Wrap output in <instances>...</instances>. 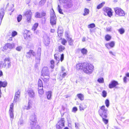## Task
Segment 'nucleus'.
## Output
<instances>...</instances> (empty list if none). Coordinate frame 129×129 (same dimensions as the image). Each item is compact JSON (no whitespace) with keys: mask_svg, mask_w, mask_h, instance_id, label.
<instances>
[{"mask_svg":"<svg viewBox=\"0 0 129 129\" xmlns=\"http://www.w3.org/2000/svg\"><path fill=\"white\" fill-rule=\"evenodd\" d=\"M22 46H18L16 48V50L18 51H20L22 49Z\"/></svg>","mask_w":129,"mask_h":129,"instance_id":"nucleus-46","label":"nucleus"},{"mask_svg":"<svg viewBox=\"0 0 129 129\" xmlns=\"http://www.w3.org/2000/svg\"><path fill=\"white\" fill-rule=\"evenodd\" d=\"M105 4V2H103L98 5L97 7V8L99 9L101 8Z\"/></svg>","mask_w":129,"mask_h":129,"instance_id":"nucleus-40","label":"nucleus"},{"mask_svg":"<svg viewBox=\"0 0 129 129\" xmlns=\"http://www.w3.org/2000/svg\"><path fill=\"white\" fill-rule=\"evenodd\" d=\"M107 30L108 31H110L112 30V27L110 26L107 28Z\"/></svg>","mask_w":129,"mask_h":129,"instance_id":"nucleus-57","label":"nucleus"},{"mask_svg":"<svg viewBox=\"0 0 129 129\" xmlns=\"http://www.w3.org/2000/svg\"><path fill=\"white\" fill-rule=\"evenodd\" d=\"M84 63H79L77 64L76 66V69L77 70H82L83 71L84 67Z\"/></svg>","mask_w":129,"mask_h":129,"instance_id":"nucleus-19","label":"nucleus"},{"mask_svg":"<svg viewBox=\"0 0 129 129\" xmlns=\"http://www.w3.org/2000/svg\"><path fill=\"white\" fill-rule=\"evenodd\" d=\"M114 9L116 15L119 16H123L125 15L124 11L120 8L116 7L114 8Z\"/></svg>","mask_w":129,"mask_h":129,"instance_id":"nucleus-3","label":"nucleus"},{"mask_svg":"<svg viewBox=\"0 0 129 129\" xmlns=\"http://www.w3.org/2000/svg\"><path fill=\"white\" fill-rule=\"evenodd\" d=\"M31 55L35 56L36 55V53L33 50H30L26 53V56L27 58H29L31 57Z\"/></svg>","mask_w":129,"mask_h":129,"instance_id":"nucleus-20","label":"nucleus"},{"mask_svg":"<svg viewBox=\"0 0 129 129\" xmlns=\"http://www.w3.org/2000/svg\"><path fill=\"white\" fill-rule=\"evenodd\" d=\"M64 3V7L66 8H69L72 7L73 6L72 2L71 0H59Z\"/></svg>","mask_w":129,"mask_h":129,"instance_id":"nucleus-4","label":"nucleus"},{"mask_svg":"<svg viewBox=\"0 0 129 129\" xmlns=\"http://www.w3.org/2000/svg\"><path fill=\"white\" fill-rule=\"evenodd\" d=\"M43 77L42 79L43 81L45 82H48L49 78V76H46Z\"/></svg>","mask_w":129,"mask_h":129,"instance_id":"nucleus-29","label":"nucleus"},{"mask_svg":"<svg viewBox=\"0 0 129 129\" xmlns=\"http://www.w3.org/2000/svg\"><path fill=\"white\" fill-rule=\"evenodd\" d=\"M50 63L51 64V65L50 66V67L52 69H53L54 68V61L52 60H51L50 61Z\"/></svg>","mask_w":129,"mask_h":129,"instance_id":"nucleus-50","label":"nucleus"},{"mask_svg":"<svg viewBox=\"0 0 129 129\" xmlns=\"http://www.w3.org/2000/svg\"><path fill=\"white\" fill-rule=\"evenodd\" d=\"M7 84V83L6 81H4L2 82L1 81H0V93H1V88L2 87H6Z\"/></svg>","mask_w":129,"mask_h":129,"instance_id":"nucleus-23","label":"nucleus"},{"mask_svg":"<svg viewBox=\"0 0 129 129\" xmlns=\"http://www.w3.org/2000/svg\"><path fill=\"white\" fill-rule=\"evenodd\" d=\"M38 87L42 88L43 83L42 81L40 79H39L38 82Z\"/></svg>","mask_w":129,"mask_h":129,"instance_id":"nucleus-28","label":"nucleus"},{"mask_svg":"<svg viewBox=\"0 0 129 129\" xmlns=\"http://www.w3.org/2000/svg\"><path fill=\"white\" fill-rule=\"evenodd\" d=\"M47 98L48 100H50L51 99L52 92L51 91H49L46 92Z\"/></svg>","mask_w":129,"mask_h":129,"instance_id":"nucleus-25","label":"nucleus"},{"mask_svg":"<svg viewBox=\"0 0 129 129\" xmlns=\"http://www.w3.org/2000/svg\"><path fill=\"white\" fill-rule=\"evenodd\" d=\"M15 44L14 43H7L3 47V49L5 50H6L8 49L11 50L15 48Z\"/></svg>","mask_w":129,"mask_h":129,"instance_id":"nucleus-8","label":"nucleus"},{"mask_svg":"<svg viewBox=\"0 0 129 129\" xmlns=\"http://www.w3.org/2000/svg\"><path fill=\"white\" fill-rule=\"evenodd\" d=\"M64 55L62 54L61 55L59 54H54V56L55 59L58 61L59 62L60 60L62 61L63 60L64 58Z\"/></svg>","mask_w":129,"mask_h":129,"instance_id":"nucleus-9","label":"nucleus"},{"mask_svg":"<svg viewBox=\"0 0 129 129\" xmlns=\"http://www.w3.org/2000/svg\"><path fill=\"white\" fill-rule=\"evenodd\" d=\"M24 14L27 18V21L28 22H30L31 21L32 13L30 10H28L24 13Z\"/></svg>","mask_w":129,"mask_h":129,"instance_id":"nucleus-7","label":"nucleus"},{"mask_svg":"<svg viewBox=\"0 0 129 129\" xmlns=\"http://www.w3.org/2000/svg\"><path fill=\"white\" fill-rule=\"evenodd\" d=\"M94 67L90 63H85L83 71L87 74H90L93 71Z\"/></svg>","mask_w":129,"mask_h":129,"instance_id":"nucleus-2","label":"nucleus"},{"mask_svg":"<svg viewBox=\"0 0 129 129\" xmlns=\"http://www.w3.org/2000/svg\"><path fill=\"white\" fill-rule=\"evenodd\" d=\"M98 81L99 83H102L104 82V79L103 78H100L98 79Z\"/></svg>","mask_w":129,"mask_h":129,"instance_id":"nucleus-44","label":"nucleus"},{"mask_svg":"<svg viewBox=\"0 0 129 129\" xmlns=\"http://www.w3.org/2000/svg\"><path fill=\"white\" fill-rule=\"evenodd\" d=\"M28 95L31 98H34L35 97V92L34 90L32 88H29L27 90Z\"/></svg>","mask_w":129,"mask_h":129,"instance_id":"nucleus-12","label":"nucleus"},{"mask_svg":"<svg viewBox=\"0 0 129 129\" xmlns=\"http://www.w3.org/2000/svg\"><path fill=\"white\" fill-rule=\"evenodd\" d=\"M23 120H20L18 122V124H21L23 123Z\"/></svg>","mask_w":129,"mask_h":129,"instance_id":"nucleus-64","label":"nucleus"},{"mask_svg":"<svg viewBox=\"0 0 129 129\" xmlns=\"http://www.w3.org/2000/svg\"><path fill=\"white\" fill-rule=\"evenodd\" d=\"M64 121L63 119H62L59 121L58 123V124L56 125L57 129H61L62 127L64 126Z\"/></svg>","mask_w":129,"mask_h":129,"instance_id":"nucleus-16","label":"nucleus"},{"mask_svg":"<svg viewBox=\"0 0 129 129\" xmlns=\"http://www.w3.org/2000/svg\"><path fill=\"white\" fill-rule=\"evenodd\" d=\"M31 103L29 101L28 103L27 106L25 107V109L27 110L30 109L31 107Z\"/></svg>","mask_w":129,"mask_h":129,"instance_id":"nucleus-27","label":"nucleus"},{"mask_svg":"<svg viewBox=\"0 0 129 129\" xmlns=\"http://www.w3.org/2000/svg\"><path fill=\"white\" fill-rule=\"evenodd\" d=\"M79 108L80 110H84V108H83L82 106L81 105H80L79 106Z\"/></svg>","mask_w":129,"mask_h":129,"instance_id":"nucleus-58","label":"nucleus"},{"mask_svg":"<svg viewBox=\"0 0 129 129\" xmlns=\"http://www.w3.org/2000/svg\"><path fill=\"white\" fill-rule=\"evenodd\" d=\"M105 38L106 40L107 41H108L111 39V37L109 35H107L106 36Z\"/></svg>","mask_w":129,"mask_h":129,"instance_id":"nucleus-41","label":"nucleus"},{"mask_svg":"<svg viewBox=\"0 0 129 129\" xmlns=\"http://www.w3.org/2000/svg\"><path fill=\"white\" fill-rule=\"evenodd\" d=\"M34 31V33L36 35H39V30H33Z\"/></svg>","mask_w":129,"mask_h":129,"instance_id":"nucleus-56","label":"nucleus"},{"mask_svg":"<svg viewBox=\"0 0 129 129\" xmlns=\"http://www.w3.org/2000/svg\"><path fill=\"white\" fill-rule=\"evenodd\" d=\"M17 32L15 31H13L12 33V37H14L15 36L17 35Z\"/></svg>","mask_w":129,"mask_h":129,"instance_id":"nucleus-53","label":"nucleus"},{"mask_svg":"<svg viewBox=\"0 0 129 129\" xmlns=\"http://www.w3.org/2000/svg\"><path fill=\"white\" fill-rule=\"evenodd\" d=\"M95 27V25L93 23L91 24L88 25V27L89 28H92Z\"/></svg>","mask_w":129,"mask_h":129,"instance_id":"nucleus-47","label":"nucleus"},{"mask_svg":"<svg viewBox=\"0 0 129 129\" xmlns=\"http://www.w3.org/2000/svg\"><path fill=\"white\" fill-rule=\"evenodd\" d=\"M107 109L105 108V106L104 105L100 107L98 111L100 115L102 118L103 121L105 124H107L108 121V119H106L107 117Z\"/></svg>","mask_w":129,"mask_h":129,"instance_id":"nucleus-1","label":"nucleus"},{"mask_svg":"<svg viewBox=\"0 0 129 129\" xmlns=\"http://www.w3.org/2000/svg\"><path fill=\"white\" fill-rule=\"evenodd\" d=\"M115 45V43L114 41H112L110 43H108L105 44L106 47L108 48H109V47L113 48L114 47Z\"/></svg>","mask_w":129,"mask_h":129,"instance_id":"nucleus-22","label":"nucleus"},{"mask_svg":"<svg viewBox=\"0 0 129 129\" xmlns=\"http://www.w3.org/2000/svg\"><path fill=\"white\" fill-rule=\"evenodd\" d=\"M30 125L31 126V125H34L36 124V118L35 115H33L31 116L30 117Z\"/></svg>","mask_w":129,"mask_h":129,"instance_id":"nucleus-13","label":"nucleus"},{"mask_svg":"<svg viewBox=\"0 0 129 129\" xmlns=\"http://www.w3.org/2000/svg\"><path fill=\"white\" fill-rule=\"evenodd\" d=\"M77 110V108L76 107H74L73 108L72 110V111L74 112H75Z\"/></svg>","mask_w":129,"mask_h":129,"instance_id":"nucleus-55","label":"nucleus"},{"mask_svg":"<svg viewBox=\"0 0 129 129\" xmlns=\"http://www.w3.org/2000/svg\"><path fill=\"white\" fill-rule=\"evenodd\" d=\"M58 48L59 51V52H61L64 50L65 47L63 46L62 45H60L59 47Z\"/></svg>","mask_w":129,"mask_h":129,"instance_id":"nucleus-42","label":"nucleus"},{"mask_svg":"<svg viewBox=\"0 0 129 129\" xmlns=\"http://www.w3.org/2000/svg\"><path fill=\"white\" fill-rule=\"evenodd\" d=\"M41 16H42V18L43 17L46 16V13L45 11H43L41 13Z\"/></svg>","mask_w":129,"mask_h":129,"instance_id":"nucleus-52","label":"nucleus"},{"mask_svg":"<svg viewBox=\"0 0 129 129\" xmlns=\"http://www.w3.org/2000/svg\"><path fill=\"white\" fill-rule=\"evenodd\" d=\"M4 13L3 12H0V25H1L2 20L4 17Z\"/></svg>","mask_w":129,"mask_h":129,"instance_id":"nucleus-31","label":"nucleus"},{"mask_svg":"<svg viewBox=\"0 0 129 129\" xmlns=\"http://www.w3.org/2000/svg\"><path fill=\"white\" fill-rule=\"evenodd\" d=\"M3 64V61H0V68L2 67H2Z\"/></svg>","mask_w":129,"mask_h":129,"instance_id":"nucleus-62","label":"nucleus"},{"mask_svg":"<svg viewBox=\"0 0 129 129\" xmlns=\"http://www.w3.org/2000/svg\"><path fill=\"white\" fill-rule=\"evenodd\" d=\"M14 106L13 104L12 103L10 105L9 110V113L10 117L12 118H13L14 117V114L13 113L14 112Z\"/></svg>","mask_w":129,"mask_h":129,"instance_id":"nucleus-15","label":"nucleus"},{"mask_svg":"<svg viewBox=\"0 0 129 129\" xmlns=\"http://www.w3.org/2000/svg\"><path fill=\"white\" fill-rule=\"evenodd\" d=\"M81 53L83 55H86L87 52V50L84 48H83L81 50Z\"/></svg>","mask_w":129,"mask_h":129,"instance_id":"nucleus-33","label":"nucleus"},{"mask_svg":"<svg viewBox=\"0 0 129 129\" xmlns=\"http://www.w3.org/2000/svg\"><path fill=\"white\" fill-rule=\"evenodd\" d=\"M109 53L111 55H113L114 56H115V53L111 51H109Z\"/></svg>","mask_w":129,"mask_h":129,"instance_id":"nucleus-59","label":"nucleus"},{"mask_svg":"<svg viewBox=\"0 0 129 129\" xmlns=\"http://www.w3.org/2000/svg\"><path fill=\"white\" fill-rule=\"evenodd\" d=\"M61 72H64V71H65V69L63 67H61Z\"/></svg>","mask_w":129,"mask_h":129,"instance_id":"nucleus-63","label":"nucleus"},{"mask_svg":"<svg viewBox=\"0 0 129 129\" xmlns=\"http://www.w3.org/2000/svg\"><path fill=\"white\" fill-rule=\"evenodd\" d=\"M46 0H42L39 3V5L40 6H42L44 5L46 2Z\"/></svg>","mask_w":129,"mask_h":129,"instance_id":"nucleus-38","label":"nucleus"},{"mask_svg":"<svg viewBox=\"0 0 129 129\" xmlns=\"http://www.w3.org/2000/svg\"><path fill=\"white\" fill-rule=\"evenodd\" d=\"M20 96V91L18 90L15 93L13 102L14 103H16L18 101Z\"/></svg>","mask_w":129,"mask_h":129,"instance_id":"nucleus-14","label":"nucleus"},{"mask_svg":"<svg viewBox=\"0 0 129 129\" xmlns=\"http://www.w3.org/2000/svg\"><path fill=\"white\" fill-rule=\"evenodd\" d=\"M78 98L81 101L84 100V95L81 93H79L77 95Z\"/></svg>","mask_w":129,"mask_h":129,"instance_id":"nucleus-24","label":"nucleus"},{"mask_svg":"<svg viewBox=\"0 0 129 129\" xmlns=\"http://www.w3.org/2000/svg\"><path fill=\"white\" fill-rule=\"evenodd\" d=\"M38 93L42 95L43 93V91L42 88L38 87Z\"/></svg>","mask_w":129,"mask_h":129,"instance_id":"nucleus-35","label":"nucleus"},{"mask_svg":"<svg viewBox=\"0 0 129 129\" xmlns=\"http://www.w3.org/2000/svg\"><path fill=\"white\" fill-rule=\"evenodd\" d=\"M22 16L21 15H20L18 16L17 17V19L18 22H20L21 21L22 19Z\"/></svg>","mask_w":129,"mask_h":129,"instance_id":"nucleus-48","label":"nucleus"},{"mask_svg":"<svg viewBox=\"0 0 129 129\" xmlns=\"http://www.w3.org/2000/svg\"><path fill=\"white\" fill-rule=\"evenodd\" d=\"M52 10L53 12H52L50 15V23L51 25L53 26L56 24V18L55 16V14L53 9Z\"/></svg>","mask_w":129,"mask_h":129,"instance_id":"nucleus-5","label":"nucleus"},{"mask_svg":"<svg viewBox=\"0 0 129 129\" xmlns=\"http://www.w3.org/2000/svg\"><path fill=\"white\" fill-rule=\"evenodd\" d=\"M67 42V41L64 39H63L62 40L61 43L63 45H65Z\"/></svg>","mask_w":129,"mask_h":129,"instance_id":"nucleus-54","label":"nucleus"},{"mask_svg":"<svg viewBox=\"0 0 129 129\" xmlns=\"http://www.w3.org/2000/svg\"><path fill=\"white\" fill-rule=\"evenodd\" d=\"M103 10L107 13V15L109 17H111L112 16V13L111 8L108 7H105L103 8Z\"/></svg>","mask_w":129,"mask_h":129,"instance_id":"nucleus-11","label":"nucleus"},{"mask_svg":"<svg viewBox=\"0 0 129 129\" xmlns=\"http://www.w3.org/2000/svg\"><path fill=\"white\" fill-rule=\"evenodd\" d=\"M58 9L59 12L61 14H63V13L62 12V10L60 8V6L59 5H58Z\"/></svg>","mask_w":129,"mask_h":129,"instance_id":"nucleus-49","label":"nucleus"},{"mask_svg":"<svg viewBox=\"0 0 129 129\" xmlns=\"http://www.w3.org/2000/svg\"><path fill=\"white\" fill-rule=\"evenodd\" d=\"M105 104L106 106L108 108L109 106V101L108 99H106L105 101Z\"/></svg>","mask_w":129,"mask_h":129,"instance_id":"nucleus-45","label":"nucleus"},{"mask_svg":"<svg viewBox=\"0 0 129 129\" xmlns=\"http://www.w3.org/2000/svg\"><path fill=\"white\" fill-rule=\"evenodd\" d=\"M58 36L59 37H60L62 35L63 33V31L61 30L58 29V31L57 32Z\"/></svg>","mask_w":129,"mask_h":129,"instance_id":"nucleus-39","label":"nucleus"},{"mask_svg":"<svg viewBox=\"0 0 129 129\" xmlns=\"http://www.w3.org/2000/svg\"><path fill=\"white\" fill-rule=\"evenodd\" d=\"M84 13L83 14V15L84 16L87 15L89 14V10L88 9L85 8L84 10Z\"/></svg>","mask_w":129,"mask_h":129,"instance_id":"nucleus-30","label":"nucleus"},{"mask_svg":"<svg viewBox=\"0 0 129 129\" xmlns=\"http://www.w3.org/2000/svg\"><path fill=\"white\" fill-rule=\"evenodd\" d=\"M127 78L126 77H125L123 78V82L124 83H126L127 82L126 81Z\"/></svg>","mask_w":129,"mask_h":129,"instance_id":"nucleus-60","label":"nucleus"},{"mask_svg":"<svg viewBox=\"0 0 129 129\" xmlns=\"http://www.w3.org/2000/svg\"><path fill=\"white\" fill-rule=\"evenodd\" d=\"M118 31L121 34H122L125 32V30L123 28H121L118 30Z\"/></svg>","mask_w":129,"mask_h":129,"instance_id":"nucleus-37","label":"nucleus"},{"mask_svg":"<svg viewBox=\"0 0 129 129\" xmlns=\"http://www.w3.org/2000/svg\"><path fill=\"white\" fill-rule=\"evenodd\" d=\"M35 17L36 18H41L42 16H41V14L38 12H37L35 14Z\"/></svg>","mask_w":129,"mask_h":129,"instance_id":"nucleus-43","label":"nucleus"},{"mask_svg":"<svg viewBox=\"0 0 129 129\" xmlns=\"http://www.w3.org/2000/svg\"><path fill=\"white\" fill-rule=\"evenodd\" d=\"M44 39V42L45 45L46 46H48L50 43L49 38L47 35H45L43 37Z\"/></svg>","mask_w":129,"mask_h":129,"instance_id":"nucleus-18","label":"nucleus"},{"mask_svg":"<svg viewBox=\"0 0 129 129\" xmlns=\"http://www.w3.org/2000/svg\"><path fill=\"white\" fill-rule=\"evenodd\" d=\"M25 31L26 32V33H27V34L26 35V37H27V36H28L30 38V36L28 34L29 33V31H28L27 30H26Z\"/></svg>","mask_w":129,"mask_h":129,"instance_id":"nucleus-61","label":"nucleus"},{"mask_svg":"<svg viewBox=\"0 0 129 129\" xmlns=\"http://www.w3.org/2000/svg\"><path fill=\"white\" fill-rule=\"evenodd\" d=\"M118 84V82L115 80H113L111 81V83L109 84V87L110 88H112L115 87Z\"/></svg>","mask_w":129,"mask_h":129,"instance_id":"nucleus-17","label":"nucleus"},{"mask_svg":"<svg viewBox=\"0 0 129 129\" xmlns=\"http://www.w3.org/2000/svg\"><path fill=\"white\" fill-rule=\"evenodd\" d=\"M68 39L67 40L69 44L70 45H71L73 44V41L71 39V38L67 37Z\"/></svg>","mask_w":129,"mask_h":129,"instance_id":"nucleus-32","label":"nucleus"},{"mask_svg":"<svg viewBox=\"0 0 129 129\" xmlns=\"http://www.w3.org/2000/svg\"><path fill=\"white\" fill-rule=\"evenodd\" d=\"M7 66V68H9L11 66V62L10 59L8 58H6L3 61L2 67L5 68Z\"/></svg>","mask_w":129,"mask_h":129,"instance_id":"nucleus-6","label":"nucleus"},{"mask_svg":"<svg viewBox=\"0 0 129 129\" xmlns=\"http://www.w3.org/2000/svg\"><path fill=\"white\" fill-rule=\"evenodd\" d=\"M40 56L41 53L39 52L38 53V56H37L36 58V61L37 63H39L40 62Z\"/></svg>","mask_w":129,"mask_h":129,"instance_id":"nucleus-26","label":"nucleus"},{"mask_svg":"<svg viewBox=\"0 0 129 129\" xmlns=\"http://www.w3.org/2000/svg\"><path fill=\"white\" fill-rule=\"evenodd\" d=\"M67 75V74L66 72H61L58 75V79L60 80H61L63 78H64Z\"/></svg>","mask_w":129,"mask_h":129,"instance_id":"nucleus-21","label":"nucleus"},{"mask_svg":"<svg viewBox=\"0 0 129 129\" xmlns=\"http://www.w3.org/2000/svg\"><path fill=\"white\" fill-rule=\"evenodd\" d=\"M38 26V23H36L32 27V30H35L37 28V27Z\"/></svg>","mask_w":129,"mask_h":129,"instance_id":"nucleus-34","label":"nucleus"},{"mask_svg":"<svg viewBox=\"0 0 129 129\" xmlns=\"http://www.w3.org/2000/svg\"><path fill=\"white\" fill-rule=\"evenodd\" d=\"M49 75V73L48 68L46 67L43 68L42 71V76L45 77Z\"/></svg>","mask_w":129,"mask_h":129,"instance_id":"nucleus-10","label":"nucleus"},{"mask_svg":"<svg viewBox=\"0 0 129 129\" xmlns=\"http://www.w3.org/2000/svg\"><path fill=\"white\" fill-rule=\"evenodd\" d=\"M102 96L103 97L105 98L107 96V93L105 90H104L102 91Z\"/></svg>","mask_w":129,"mask_h":129,"instance_id":"nucleus-51","label":"nucleus"},{"mask_svg":"<svg viewBox=\"0 0 129 129\" xmlns=\"http://www.w3.org/2000/svg\"><path fill=\"white\" fill-rule=\"evenodd\" d=\"M31 129H40V127L39 125H37L36 126V124H35L34 125H31Z\"/></svg>","mask_w":129,"mask_h":129,"instance_id":"nucleus-36","label":"nucleus"}]
</instances>
